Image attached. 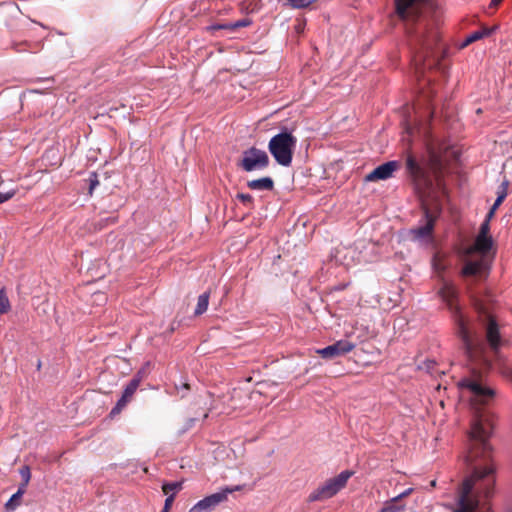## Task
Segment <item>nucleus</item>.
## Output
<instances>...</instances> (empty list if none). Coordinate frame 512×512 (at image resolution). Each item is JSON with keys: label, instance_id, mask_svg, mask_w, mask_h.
Returning a JSON list of instances; mask_svg holds the SVG:
<instances>
[{"label": "nucleus", "instance_id": "f257e3e1", "mask_svg": "<svg viewBox=\"0 0 512 512\" xmlns=\"http://www.w3.org/2000/svg\"><path fill=\"white\" fill-rule=\"evenodd\" d=\"M489 430L480 418L474 420L469 433V445L464 456L471 469L458 489L457 508L453 512H475L481 498L493 494L496 483V465L488 442Z\"/></svg>", "mask_w": 512, "mask_h": 512}, {"label": "nucleus", "instance_id": "f03ea898", "mask_svg": "<svg viewBox=\"0 0 512 512\" xmlns=\"http://www.w3.org/2000/svg\"><path fill=\"white\" fill-rule=\"evenodd\" d=\"M422 0H396L397 14L407 21L408 44L413 53L416 74H420L433 63H426L433 54L439 41V34L434 21L418 16V5Z\"/></svg>", "mask_w": 512, "mask_h": 512}, {"label": "nucleus", "instance_id": "7ed1b4c3", "mask_svg": "<svg viewBox=\"0 0 512 512\" xmlns=\"http://www.w3.org/2000/svg\"><path fill=\"white\" fill-rule=\"evenodd\" d=\"M443 301L447 304L453 313L455 323L457 325V333L460 337L463 348L468 359L472 362H483L488 364V360L484 356V344L478 336L471 330L469 321L461 313L459 306L456 304L457 292L450 282H444L440 290Z\"/></svg>", "mask_w": 512, "mask_h": 512}, {"label": "nucleus", "instance_id": "20e7f679", "mask_svg": "<svg viewBox=\"0 0 512 512\" xmlns=\"http://www.w3.org/2000/svg\"><path fill=\"white\" fill-rule=\"evenodd\" d=\"M490 221L484 220L473 245L468 247L464 255V276H482L489 271L492 256L493 239L489 234Z\"/></svg>", "mask_w": 512, "mask_h": 512}, {"label": "nucleus", "instance_id": "39448f33", "mask_svg": "<svg viewBox=\"0 0 512 512\" xmlns=\"http://www.w3.org/2000/svg\"><path fill=\"white\" fill-rule=\"evenodd\" d=\"M458 388L461 398L468 401L476 410L491 403L496 395L495 390L484 382L480 374L475 372L461 379L458 382Z\"/></svg>", "mask_w": 512, "mask_h": 512}, {"label": "nucleus", "instance_id": "423d86ee", "mask_svg": "<svg viewBox=\"0 0 512 512\" xmlns=\"http://www.w3.org/2000/svg\"><path fill=\"white\" fill-rule=\"evenodd\" d=\"M296 145L297 138L285 129L270 139L268 150L279 165L288 167L292 163Z\"/></svg>", "mask_w": 512, "mask_h": 512}, {"label": "nucleus", "instance_id": "0eeeda50", "mask_svg": "<svg viewBox=\"0 0 512 512\" xmlns=\"http://www.w3.org/2000/svg\"><path fill=\"white\" fill-rule=\"evenodd\" d=\"M352 475V471L344 470L337 476L328 479L321 486H319L317 489H315L309 494L308 501H323L333 497L346 486L348 480Z\"/></svg>", "mask_w": 512, "mask_h": 512}, {"label": "nucleus", "instance_id": "6e6552de", "mask_svg": "<svg viewBox=\"0 0 512 512\" xmlns=\"http://www.w3.org/2000/svg\"><path fill=\"white\" fill-rule=\"evenodd\" d=\"M242 486L236 485L232 487H224L219 491L204 497L199 500L196 504H194L188 512H211L218 505L227 501L228 496L236 491H240Z\"/></svg>", "mask_w": 512, "mask_h": 512}, {"label": "nucleus", "instance_id": "1a4fd4ad", "mask_svg": "<svg viewBox=\"0 0 512 512\" xmlns=\"http://www.w3.org/2000/svg\"><path fill=\"white\" fill-rule=\"evenodd\" d=\"M269 165L267 153L261 149L251 147L242 154L240 167L246 172L265 169Z\"/></svg>", "mask_w": 512, "mask_h": 512}, {"label": "nucleus", "instance_id": "9d476101", "mask_svg": "<svg viewBox=\"0 0 512 512\" xmlns=\"http://www.w3.org/2000/svg\"><path fill=\"white\" fill-rule=\"evenodd\" d=\"M406 168L419 189L426 190L432 186V181L423 167H421L412 155L406 159Z\"/></svg>", "mask_w": 512, "mask_h": 512}, {"label": "nucleus", "instance_id": "9b49d317", "mask_svg": "<svg viewBox=\"0 0 512 512\" xmlns=\"http://www.w3.org/2000/svg\"><path fill=\"white\" fill-rule=\"evenodd\" d=\"M356 347L355 343L348 340H339L332 345L317 350V353L325 359H333L351 352Z\"/></svg>", "mask_w": 512, "mask_h": 512}, {"label": "nucleus", "instance_id": "f8f14e48", "mask_svg": "<svg viewBox=\"0 0 512 512\" xmlns=\"http://www.w3.org/2000/svg\"><path fill=\"white\" fill-rule=\"evenodd\" d=\"M400 168L398 161H388L377 166L373 171L366 175L365 180L367 182H374L379 180H387L391 178L395 171Z\"/></svg>", "mask_w": 512, "mask_h": 512}, {"label": "nucleus", "instance_id": "ddd939ff", "mask_svg": "<svg viewBox=\"0 0 512 512\" xmlns=\"http://www.w3.org/2000/svg\"><path fill=\"white\" fill-rule=\"evenodd\" d=\"M434 227V218L425 210V222L410 231L412 239L418 242H428Z\"/></svg>", "mask_w": 512, "mask_h": 512}, {"label": "nucleus", "instance_id": "4468645a", "mask_svg": "<svg viewBox=\"0 0 512 512\" xmlns=\"http://www.w3.org/2000/svg\"><path fill=\"white\" fill-rule=\"evenodd\" d=\"M486 328V338L490 347L496 351L500 345V335L498 325L490 314H487L484 319Z\"/></svg>", "mask_w": 512, "mask_h": 512}, {"label": "nucleus", "instance_id": "2eb2a0df", "mask_svg": "<svg viewBox=\"0 0 512 512\" xmlns=\"http://www.w3.org/2000/svg\"><path fill=\"white\" fill-rule=\"evenodd\" d=\"M247 186L251 190H257V191H269L272 190L274 187V182L271 177H262L259 179L250 180L247 182Z\"/></svg>", "mask_w": 512, "mask_h": 512}, {"label": "nucleus", "instance_id": "dca6fc26", "mask_svg": "<svg viewBox=\"0 0 512 512\" xmlns=\"http://www.w3.org/2000/svg\"><path fill=\"white\" fill-rule=\"evenodd\" d=\"M250 24H251V20L249 18H244V19H241V20H238V21H235V22H231V23H228V24L212 26V28L213 29H229V30H234V29L241 28V27H247Z\"/></svg>", "mask_w": 512, "mask_h": 512}, {"label": "nucleus", "instance_id": "f3484780", "mask_svg": "<svg viewBox=\"0 0 512 512\" xmlns=\"http://www.w3.org/2000/svg\"><path fill=\"white\" fill-rule=\"evenodd\" d=\"M25 491H23V487H18V490L16 493H14L11 498L6 502L5 506L7 510H15L19 504L20 500L23 496Z\"/></svg>", "mask_w": 512, "mask_h": 512}, {"label": "nucleus", "instance_id": "a211bd4d", "mask_svg": "<svg viewBox=\"0 0 512 512\" xmlns=\"http://www.w3.org/2000/svg\"><path fill=\"white\" fill-rule=\"evenodd\" d=\"M208 304H209V293L205 292L198 297L197 305L195 308V314L196 315L203 314L207 310Z\"/></svg>", "mask_w": 512, "mask_h": 512}, {"label": "nucleus", "instance_id": "6ab92c4d", "mask_svg": "<svg viewBox=\"0 0 512 512\" xmlns=\"http://www.w3.org/2000/svg\"><path fill=\"white\" fill-rule=\"evenodd\" d=\"M139 385V379H131L130 382L125 386L122 394L125 395V397H129L131 399Z\"/></svg>", "mask_w": 512, "mask_h": 512}, {"label": "nucleus", "instance_id": "aec40b11", "mask_svg": "<svg viewBox=\"0 0 512 512\" xmlns=\"http://www.w3.org/2000/svg\"><path fill=\"white\" fill-rule=\"evenodd\" d=\"M19 474L22 478V483L19 485V487H23V491H26V487L31 479V472H30V468L28 466H23L20 470H19Z\"/></svg>", "mask_w": 512, "mask_h": 512}, {"label": "nucleus", "instance_id": "412c9836", "mask_svg": "<svg viewBox=\"0 0 512 512\" xmlns=\"http://www.w3.org/2000/svg\"><path fill=\"white\" fill-rule=\"evenodd\" d=\"M10 309V302L7 297L5 289H0V314L8 312Z\"/></svg>", "mask_w": 512, "mask_h": 512}, {"label": "nucleus", "instance_id": "4be33fe9", "mask_svg": "<svg viewBox=\"0 0 512 512\" xmlns=\"http://www.w3.org/2000/svg\"><path fill=\"white\" fill-rule=\"evenodd\" d=\"M508 186H509V182L507 180H504L501 183V185L498 187L497 198L495 201H497L498 203H502L504 201V199L506 198V196L508 194Z\"/></svg>", "mask_w": 512, "mask_h": 512}, {"label": "nucleus", "instance_id": "5701e85b", "mask_svg": "<svg viewBox=\"0 0 512 512\" xmlns=\"http://www.w3.org/2000/svg\"><path fill=\"white\" fill-rule=\"evenodd\" d=\"M432 266H433V269L438 273H441L446 268L445 264L443 263V259L439 254H436L433 257Z\"/></svg>", "mask_w": 512, "mask_h": 512}, {"label": "nucleus", "instance_id": "b1692460", "mask_svg": "<svg viewBox=\"0 0 512 512\" xmlns=\"http://www.w3.org/2000/svg\"><path fill=\"white\" fill-rule=\"evenodd\" d=\"M130 401L129 397H125L122 394L121 398L117 401L115 407L111 410V414L115 415L120 413V411L126 406V404Z\"/></svg>", "mask_w": 512, "mask_h": 512}, {"label": "nucleus", "instance_id": "393cba45", "mask_svg": "<svg viewBox=\"0 0 512 512\" xmlns=\"http://www.w3.org/2000/svg\"><path fill=\"white\" fill-rule=\"evenodd\" d=\"M481 39V34H478L477 31H474L473 33H471L470 35H468L466 37V39L464 40V42L461 44V48H465L467 47L468 45H470L471 43L475 42V41H478Z\"/></svg>", "mask_w": 512, "mask_h": 512}, {"label": "nucleus", "instance_id": "a878e982", "mask_svg": "<svg viewBox=\"0 0 512 512\" xmlns=\"http://www.w3.org/2000/svg\"><path fill=\"white\" fill-rule=\"evenodd\" d=\"M181 487H182L181 482H170V483H165L162 486V490L165 494H167L169 491H178L181 489Z\"/></svg>", "mask_w": 512, "mask_h": 512}, {"label": "nucleus", "instance_id": "bb28decb", "mask_svg": "<svg viewBox=\"0 0 512 512\" xmlns=\"http://www.w3.org/2000/svg\"><path fill=\"white\" fill-rule=\"evenodd\" d=\"M150 369V363L147 362L132 379H139V384L148 375Z\"/></svg>", "mask_w": 512, "mask_h": 512}, {"label": "nucleus", "instance_id": "cd10ccee", "mask_svg": "<svg viewBox=\"0 0 512 512\" xmlns=\"http://www.w3.org/2000/svg\"><path fill=\"white\" fill-rule=\"evenodd\" d=\"M499 29V26L498 25H494L492 27H483L481 28L480 30H478V34H481V39L485 38V37H488L490 35H492L495 31H497Z\"/></svg>", "mask_w": 512, "mask_h": 512}, {"label": "nucleus", "instance_id": "c85d7f7f", "mask_svg": "<svg viewBox=\"0 0 512 512\" xmlns=\"http://www.w3.org/2000/svg\"><path fill=\"white\" fill-rule=\"evenodd\" d=\"M405 509L404 505L396 506L393 504H385V506L379 512H403Z\"/></svg>", "mask_w": 512, "mask_h": 512}, {"label": "nucleus", "instance_id": "c756f323", "mask_svg": "<svg viewBox=\"0 0 512 512\" xmlns=\"http://www.w3.org/2000/svg\"><path fill=\"white\" fill-rule=\"evenodd\" d=\"M236 198L240 200L244 205L250 207L253 203V197L247 193H239Z\"/></svg>", "mask_w": 512, "mask_h": 512}, {"label": "nucleus", "instance_id": "7c9ffc66", "mask_svg": "<svg viewBox=\"0 0 512 512\" xmlns=\"http://www.w3.org/2000/svg\"><path fill=\"white\" fill-rule=\"evenodd\" d=\"M413 492V488H408L399 495L393 497L390 499V501L386 502L387 504H393L395 505L396 502H398L400 499L409 496Z\"/></svg>", "mask_w": 512, "mask_h": 512}, {"label": "nucleus", "instance_id": "2f4dec72", "mask_svg": "<svg viewBox=\"0 0 512 512\" xmlns=\"http://www.w3.org/2000/svg\"><path fill=\"white\" fill-rule=\"evenodd\" d=\"M287 1L294 8H303L310 3L309 0H287Z\"/></svg>", "mask_w": 512, "mask_h": 512}, {"label": "nucleus", "instance_id": "473e14b6", "mask_svg": "<svg viewBox=\"0 0 512 512\" xmlns=\"http://www.w3.org/2000/svg\"><path fill=\"white\" fill-rule=\"evenodd\" d=\"M89 193L92 194L93 190L98 186L99 184V181H98V177L95 173H92L90 178H89Z\"/></svg>", "mask_w": 512, "mask_h": 512}, {"label": "nucleus", "instance_id": "72a5a7b5", "mask_svg": "<svg viewBox=\"0 0 512 512\" xmlns=\"http://www.w3.org/2000/svg\"><path fill=\"white\" fill-rule=\"evenodd\" d=\"M15 195V190H10L7 192H0V203H4L11 199Z\"/></svg>", "mask_w": 512, "mask_h": 512}, {"label": "nucleus", "instance_id": "f704fd0d", "mask_svg": "<svg viewBox=\"0 0 512 512\" xmlns=\"http://www.w3.org/2000/svg\"><path fill=\"white\" fill-rule=\"evenodd\" d=\"M173 501H174V494H172V495H170V496H168V497L166 498V500H165V504H164V508H165L166 510H169V509H170V507H171V505H172V503H173Z\"/></svg>", "mask_w": 512, "mask_h": 512}, {"label": "nucleus", "instance_id": "c9c22d12", "mask_svg": "<svg viewBox=\"0 0 512 512\" xmlns=\"http://www.w3.org/2000/svg\"><path fill=\"white\" fill-rule=\"evenodd\" d=\"M494 214H495V211H493V210H491V209H490V210H489V212H488V214L486 215L485 220L490 221V220L493 218Z\"/></svg>", "mask_w": 512, "mask_h": 512}, {"label": "nucleus", "instance_id": "e433bc0d", "mask_svg": "<svg viewBox=\"0 0 512 512\" xmlns=\"http://www.w3.org/2000/svg\"><path fill=\"white\" fill-rule=\"evenodd\" d=\"M501 203H498L497 201L494 202L493 206L491 207V210L496 211L497 208L500 206Z\"/></svg>", "mask_w": 512, "mask_h": 512}, {"label": "nucleus", "instance_id": "4c0bfd02", "mask_svg": "<svg viewBox=\"0 0 512 512\" xmlns=\"http://www.w3.org/2000/svg\"><path fill=\"white\" fill-rule=\"evenodd\" d=\"M500 2H501V0H491L490 5L493 7H496Z\"/></svg>", "mask_w": 512, "mask_h": 512}, {"label": "nucleus", "instance_id": "58836bf2", "mask_svg": "<svg viewBox=\"0 0 512 512\" xmlns=\"http://www.w3.org/2000/svg\"><path fill=\"white\" fill-rule=\"evenodd\" d=\"M37 368H38V369H40V368H41V362H40V361H38Z\"/></svg>", "mask_w": 512, "mask_h": 512}, {"label": "nucleus", "instance_id": "ea45409f", "mask_svg": "<svg viewBox=\"0 0 512 512\" xmlns=\"http://www.w3.org/2000/svg\"><path fill=\"white\" fill-rule=\"evenodd\" d=\"M435 484H436L435 481L431 482V486H435Z\"/></svg>", "mask_w": 512, "mask_h": 512}, {"label": "nucleus", "instance_id": "a19ab883", "mask_svg": "<svg viewBox=\"0 0 512 512\" xmlns=\"http://www.w3.org/2000/svg\"><path fill=\"white\" fill-rule=\"evenodd\" d=\"M169 510H166L165 508H163L162 512H168Z\"/></svg>", "mask_w": 512, "mask_h": 512}]
</instances>
